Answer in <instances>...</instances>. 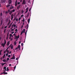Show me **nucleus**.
Instances as JSON below:
<instances>
[{
  "label": "nucleus",
  "instance_id": "nucleus-12",
  "mask_svg": "<svg viewBox=\"0 0 75 75\" xmlns=\"http://www.w3.org/2000/svg\"><path fill=\"white\" fill-rule=\"evenodd\" d=\"M28 27H29V25L28 24H27V28H26V32H27L28 30Z\"/></svg>",
  "mask_w": 75,
  "mask_h": 75
},
{
  "label": "nucleus",
  "instance_id": "nucleus-41",
  "mask_svg": "<svg viewBox=\"0 0 75 75\" xmlns=\"http://www.w3.org/2000/svg\"><path fill=\"white\" fill-rule=\"evenodd\" d=\"M9 59V57H8H8L7 58V61H8Z\"/></svg>",
  "mask_w": 75,
  "mask_h": 75
},
{
  "label": "nucleus",
  "instance_id": "nucleus-64",
  "mask_svg": "<svg viewBox=\"0 0 75 75\" xmlns=\"http://www.w3.org/2000/svg\"><path fill=\"white\" fill-rule=\"evenodd\" d=\"M18 58H16V60H18Z\"/></svg>",
  "mask_w": 75,
  "mask_h": 75
},
{
  "label": "nucleus",
  "instance_id": "nucleus-51",
  "mask_svg": "<svg viewBox=\"0 0 75 75\" xmlns=\"http://www.w3.org/2000/svg\"><path fill=\"white\" fill-rule=\"evenodd\" d=\"M18 18H17L16 19V21H18Z\"/></svg>",
  "mask_w": 75,
  "mask_h": 75
},
{
  "label": "nucleus",
  "instance_id": "nucleus-42",
  "mask_svg": "<svg viewBox=\"0 0 75 75\" xmlns=\"http://www.w3.org/2000/svg\"><path fill=\"white\" fill-rule=\"evenodd\" d=\"M7 52L8 53H9V50H7Z\"/></svg>",
  "mask_w": 75,
  "mask_h": 75
},
{
  "label": "nucleus",
  "instance_id": "nucleus-1",
  "mask_svg": "<svg viewBox=\"0 0 75 75\" xmlns=\"http://www.w3.org/2000/svg\"><path fill=\"white\" fill-rule=\"evenodd\" d=\"M17 49H19V50H21V46L20 45H18V47H16L15 50H16Z\"/></svg>",
  "mask_w": 75,
  "mask_h": 75
},
{
  "label": "nucleus",
  "instance_id": "nucleus-6",
  "mask_svg": "<svg viewBox=\"0 0 75 75\" xmlns=\"http://www.w3.org/2000/svg\"><path fill=\"white\" fill-rule=\"evenodd\" d=\"M26 2L25 1V0H23V1L22 4H26Z\"/></svg>",
  "mask_w": 75,
  "mask_h": 75
},
{
  "label": "nucleus",
  "instance_id": "nucleus-52",
  "mask_svg": "<svg viewBox=\"0 0 75 75\" xmlns=\"http://www.w3.org/2000/svg\"><path fill=\"white\" fill-rule=\"evenodd\" d=\"M13 36H16V35L15 34V33H14Z\"/></svg>",
  "mask_w": 75,
  "mask_h": 75
},
{
  "label": "nucleus",
  "instance_id": "nucleus-20",
  "mask_svg": "<svg viewBox=\"0 0 75 75\" xmlns=\"http://www.w3.org/2000/svg\"><path fill=\"white\" fill-rule=\"evenodd\" d=\"M14 45H16V41H15L14 42Z\"/></svg>",
  "mask_w": 75,
  "mask_h": 75
},
{
  "label": "nucleus",
  "instance_id": "nucleus-62",
  "mask_svg": "<svg viewBox=\"0 0 75 75\" xmlns=\"http://www.w3.org/2000/svg\"><path fill=\"white\" fill-rule=\"evenodd\" d=\"M11 31H12L13 32V31H14V29H13V28H12V29H11Z\"/></svg>",
  "mask_w": 75,
  "mask_h": 75
},
{
  "label": "nucleus",
  "instance_id": "nucleus-24",
  "mask_svg": "<svg viewBox=\"0 0 75 75\" xmlns=\"http://www.w3.org/2000/svg\"><path fill=\"white\" fill-rule=\"evenodd\" d=\"M7 71H8V70H9V67H7V70H6Z\"/></svg>",
  "mask_w": 75,
  "mask_h": 75
},
{
  "label": "nucleus",
  "instance_id": "nucleus-11",
  "mask_svg": "<svg viewBox=\"0 0 75 75\" xmlns=\"http://www.w3.org/2000/svg\"><path fill=\"white\" fill-rule=\"evenodd\" d=\"M21 7V5H20V4L18 6V7H17V9H19V8L20 7Z\"/></svg>",
  "mask_w": 75,
  "mask_h": 75
},
{
  "label": "nucleus",
  "instance_id": "nucleus-55",
  "mask_svg": "<svg viewBox=\"0 0 75 75\" xmlns=\"http://www.w3.org/2000/svg\"><path fill=\"white\" fill-rule=\"evenodd\" d=\"M16 66H15L14 67V70H15V69H16Z\"/></svg>",
  "mask_w": 75,
  "mask_h": 75
},
{
  "label": "nucleus",
  "instance_id": "nucleus-49",
  "mask_svg": "<svg viewBox=\"0 0 75 75\" xmlns=\"http://www.w3.org/2000/svg\"><path fill=\"white\" fill-rule=\"evenodd\" d=\"M6 57V54H4V57Z\"/></svg>",
  "mask_w": 75,
  "mask_h": 75
},
{
  "label": "nucleus",
  "instance_id": "nucleus-23",
  "mask_svg": "<svg viewBox=\"0 0 75 75\" xmlns=\"http://www.w3.org/2000/svg\"><path fill=\"white\" fill-rule=\"evenodd\" d=\"M29 13H28L27 16V17H29Z\"/></svg>",
  "mask_w": 75,
  "mask_h": 75
},
{
  "label": "nucleus",
  "instance_id": "nucleus-43",
  "mask_svg": "<svg viewBox=\"0 0 75 75\" xmlns=\"http://www.w3.org/2000/svg\"><path fill=\"white\" fill-rule=\"evenodd\" d=\"M21 18V17H20L19 18L18 20H19V21H20Z\"/></svg>",
  "mask_w": 75,
  "mask_h": 75
},
{
  "label": "nucleus",
  "instance_id": "nucleus-32",
  "mask_svg": "<svg viewBox=\"0 0 75 75\" xmlns=\"http://www.w3.org/2000/svg\"><path fill=\"white\" fill-rule=\"evenodd\" d=\"M6 41H5V42H4V47L5 46V45H6Z\"/></svg>",
  "mask_w": 75,
  "mask_h": 75
},
{
  "label": "nucleus",
  "instance_id": "nucleus-4",
  "mask_svg": "<svg viewBox=\"0 0 75 75\" xmlns=\"http://www.w3.org/2000/svg\"><path fill=\"white\" fill-rule=\"evenodd\" d=\"M13 16H14V15L13 14H12V15H11V20H13Z\"/></svg>",
  "mask_w": 75,
  "mask_h": 75
},
{
  "label": "nucleus",
  "instance_id": "nucleus-56",
  "mask_svg": "<svg viewBox=\"0 0 75 75\" xmlns=\"http://www.w3.org/2000/svg\"><path fill=\"white\" fill-rule=\"evenodd\" d=\"M8 34H7V35L6 40H8Z\"/></svg>",
  "mask_w": 75,
  "mask_h": 75
},
{
  "label": "nucleus",
  "instance_id": "nucleus-5",
  "mask_svg": "<svg viewBox=\"0 0 75 75\" xmlns=\"http://www.w3.org/2000/svg\"><path fill=\"white\" fill-rule=\"evenodd\" d=\"M12 2V1L11 0H9L8 1V2L9 4V5H10V4H11V3Z\"/></svg>",
  "mask_w": 75,
  "mask_h": 75
},
{
  "label": "nucleus",
  "instance_id": "nucleus-29",
  "mask_svg": "<svg viewBox=\"0 0 75 75\" xmlns=\"http://www.w3.org/2000/svg\"><path fill=\"white\" fill-rule=\"evenodd\" d=\"M6 29L5 28V29H4V33H6Z\"/></svg>",
  "mask_w": 75,
  "mask_h": 75
},
{
  "label": "nucleus",
  "instance_id": "nucleus-47",
  "mask_svg": "<svg viewBox=\"0 0 75 75\" xmlns=\"http://www.w3.org/2000/svg\"><path fill=\"white\" fill-rule=\"evenodd\" d=\"M27 33V30H26V31L25 32V35H26H26Z\"/></svg>",
  "mask_w": 75,
  "mask_h": 75
},
{
  "label": "nucleus",
  "instance_id": "nucleus-9",
  "mask_svg": "<svg viewBox=\"0 0 75 75\" xmlns=\"http://www.w3.org/2000/svg\"><path fill=\"white\" fill-rule=\"evenodd\" d=\"M15 55L14 54H13V57H12V58H11V59H15Z\"/></svg>",
  "mask_w": 75,
  "mask_h": 75
},
{
  "label": "nucleus",
  "instance_id": "nucleus-7",
  "mask_svg": "<svg viewBox=\"0 0 75 75\" xmlns=\"http://www.w3.org/2000/svg\"><path fill=\"white\" fill-rule=\"evenodd\" d=\"M3 69H4L5 70V73H6V67H4Z\"/></svg>",
  "mask_w": 75,
  "mask_h": 75
},
{
  "label": "nucleus",
  "instance_id": "nucleus-58",
  "mask_svg": "<svg viewBox=\"0 0 75 75\" xmlns=\"http://www.w3.org/2000/svg\"><path fill=\"white\" fill-rule=\"evenodd\" d=\"M7 26H5L4 28H5V29H6V28H7Z\"/></svg>",
  "mask_w": 75,
  "mask_h": 75
},
{
  "label": "nucleus",
  "instance_id": "nucleus-25",
  "mask_svg": "<svg viewBox=\"0 0 75 75\" xmlns=\"http://www.w3.org/2000/svg\"><path fill=\"white\" fill-rule=\"evenodd\" d=\"M13 6H12V7H10V9H13Z\"/></svg>",
  "mask_w": 75,
  "mask_h": 75
},
{
  "label": "nucleus",
  "instance_id": "nucleus-54",
  "mask_svg": "<svg viewBox=\"0 0 75 75\" xmlns=\"http://www.w3.org/2000/svg\"><path fill=\"white\" fill-rule=\"evenodd\" d=\"M16 24H15L13 26L15 28V27H16Z\"/></svg>",
  "mask_w": 75,
  "mask_h": 75
},
{
  "label": "nucleus",
  "instance_id": "nucleus-40",
  "mask_svg": "<svg viewBox=\"0 0 75 75\" xmlns=\"http://www.w3.org/2000/svg\"><path fill=\"white\" fill-rule=\"evenodd\" d=\"M24 12V11L23 10H22L21 11V13H22V14H23V13Z\"/></svg>",
  "mask_w": 75,
  "mask_h": 75
},
{
  "label": "nucleus",
  "instance_id": "nucleus-10",
  "mask_svg": "<svg viewBox=\"0 0 75 75\" xmlns=\"http://www.w3.org/2000/svg\"><path fill=\"white\" fill-rule=\"evenodd\" d=\"M6 0H1V3H6Z\"/></svg>",
  "mask_w": 75,
  "mask_h": 75
},
{
  "label": "nucleus",
  "instance_id": "nucleus-50",
  "mask_svg": "<svg viewBox=\"0 0 75 75\" xmlns=\"http://www.w3.org/2000/svg\"><path fill=\"white\" fill-rule=\"evenodd\" d=\"M8 57H10L11 55H10V54H9V55H8Z\"/></svg>",
  "mask_w": 75,
  "mask_h": 75
},
{
  "label": "nucleus",
  "instance_id": "nucleus-60",
  "mask_svg": "<svg viewBox=\"0 0 75 75\" xmlns=\"http://www.w3.org/2000/svg\"><path fill=\"white\" fill-rule=\"evenodd\" d=\"M11 51H10V52H9V53L10 55L11 54Z\"/></svg>",
  "mask_w": 75,
  "mask_h": 75
},
{
  "label": "nucleus",
  "instance_id": "nucleus-18",
  "mask_svg": "<svg viewBox=\"0 0 75 75\" xmlns=\"http://www.w3.org/2000/svg\"><path fill=\"white\" fill-rule=\"evenodd\" d=\"M12 10H11V11H10V13H9V14H10V15H11V14H12Z\"/></svg>",
  "mask_w": 75,
  "mask_h": 75
},
{
  "label": "nucleus",
  "instance_id": "nucleus-8",
  "mask_svg": "<svg viewBox=\"0 0 75 75\" xmlns=\"http://www.w3.org/2000/svg\"><path fill=\"white\" fill-rule=\"evenodd\" d=\"M19 35H18V36H16V41H17L18 40V38H19Z\"/></svg>",
  "mask_w": 75,
  "mask_h": 75
},
{
  "label": "nucleus",
  "instance_id": "nucleus-57",
  "mask_svg": "<svg viewBox=\"0 0 75 75\" xmlns=\"http://www.w3.org/2000/svg\"><path fill=\"white\" fill-rule=\"evenodd\" d=\"M14 33V32H13V31L11 33L12 34H13V33Z\"/></svg>",
  "mask_w": 75,
  "mask_h": 75
},
{
  "label": "nucleus",
  "instance_id": "nucleus-63",
  "mask_svg": "<svg viewBox=\"0 0 75 75\" xmlns=\"http://www.w3.org/2000/svg\"><path fill=\"white\" fill-rule=\"evenodd\" d=\"M19 44H21V41H19Z\"/></svg>",
  "mask_w": 75,
  "mask_h": 75
},
{
  "label": "nucleus",
  "instance_id": "nucleus-21",
  "mask_svg": "<svg viewBox=\"0 0 75 75\" xmlns=\"http://www.w3.org/2000/svg\"><path fill=\"white\" fill-rule=\"evenodd\" d=\"M30 20V19H28V23H29Z\"/></svg>",
  "mask_w": 75,
  "mask_h": 75
},
{
  "label": "nucleus",
  "instance_id": "nucleus-27",
  "mask_svg": "<svg viewBox=\"0 0 75 75\" xmlns=\"http://www.w3.org/2000/svg\"><path fill=\"white\" fill-rule=\"evenodd\" d=\"M9 33H7V38H8V37L9 36Z\"/></svg>",
  "mask_w": 75,
  "mask_h": 75
},
{
  "label": "nucleus",
  "instance_id": "nucleus-53",
  "mask_svg": "<svg viewBox=\"0 0 75 75\" xmlns=\"http://www.w3.org/2000/svg\"><path fill=\"white\" fill-rule=\"evenodd\" d=\"M20 2H18V5H19V4H20Z\"/></svg>",
  "mask_w": 75,
  "mask_h": 75
},
{
  "label": "nucleus",
  "instance_id": "nucleus-17",
  "mask_svg": "<svg viewBox=\"0 0 75 75\" xmlns=\"http://www.w3.org/2000/svg\"><path fill=\"white\" fill-rule=\"evenodd\" d=\"M12 24V23H11V24H10V25H9V26L8 27V28H10V27H11V26Z\"/></svg>",
  "mask_w": 75,
  "mask_h": 75
},
{
  "label": "nucleus",
  "instance_id": "nucleus-3",
  "mask_svg": "<svg viewBox=\"0 0 75 75\" xmlns=\"http://www.w3.org/2000/svg\"><path fill=\"white\" fill-rule=\"evenodd\" d=\"M26 11L25 12V13H27V12H28V7H27V8L26 9Z\"/></svg>",
  "mask_w": 75,
  "mask_h": 75
},
{
  "label": "nucleus",
  "instance_id": "nucleus-34",
  "mask_svg": "<svg viewBox=\"0 0 75 75\" xmlns=\"http://www.w3.org/2000/svg\"><path fill=\"white\" fill-rule=\"evenodd\" d=\"M3 16V14L2 12H1V14H0V16Z\"/></svg>",
  "mask_w": 75,
  "mask_h": 75
},
{
  "label": "nucleus",
  "instance_id": "nucleus-16",
  "mask_svg": "<svg viewBox=\"0 0 75 75\" xmlns=\"http://www.w3.org/2000/svg\"><path fill=\"white\" fill-rule=\"evenodd\" d=\"M10 45V41H8L7 43V45Z\"/></svg>",
  "mask_w": 75,
  "mask_h": 75
},
{
  "label": "nucleus",
  "instance_id": "nucleus-61",
  "mask_svg": "<svg viewBox=\"0 0 75 75\" xmlns=\"http://www.w3.org/2000/svg\"><path fill=\"white\" fill-rule=\"evenodd\" d=\"M6 13V14H7L8 13V11H5Z\"/></svg>",
  "mask_w": 75,
  "mask_h": 75
},
{
  "label": "nucleus",
  "instance_id": "nucleus-33",
  "mask_svg": "<svg viewBox=\"0 0 75 75\" xmlns=\"http://www.w3.org/2000/svg\"><path fill=\"white\" fill-rule=\"evenodd\" d=\"M2 23H3L2 21H1L0 25H2Z\"/></svg>",
  "mask_w": 75,
  "mask_h": 75
},
{
  "label": "nucleus",
  "instance_id": "nucleus-30",
  "mask_svg": "<svg viewBox=\"0 0 75 75\" xmlns=\"http://www.w3.org/2000/svg\"><path fill=\"white\" fill-rule=\"evenodd\" d=\"M6 63H1V65H2V66H4V65H5V64H6Z\"/></svg>",
  "mask_w": 75,
  "mask_h": 75
},
{
  "label": "nucleus",
  "instance_id": "nucleus-36",
  "mask_svg": "<svg viewBox=\"0 0 75 75\" xmlns=\"http://www.w3.org/2000/svg\"><path fill=\"white\" fill-rule=\"evenodd\" d=\"M9 36H10L11 38V36H12V34H11V33H10V34Z\"/></svg>",
  "mask_w": 75,
  "mask_h": 75
},
{
  "label": "nucleus",
  "instance_id": "nucleus-2",
  "mask_svg": "<svg viewBox=\"0 0 75 75\" xmlns=\"http://www.w3.org/2000/svg\"><path fill=\"white\" fill-rule=\"evenodd\" d=\"M3 71V72H2V73H1V74H7L8 73L7 72H6V73H5V69H4Z\"/></svg>",
  "mask_w": 75,
  "mask_h": 75
},
{
  "label": "nucleus",
  "instance_id": "nucleus-31",
  "mask_svg": "<svg viewBox=\"0 0 75 75\" xmlns=\"http://www.w3.org/2000/svg\"><path fill=\"white\" fill-rule=\"evenodd\" d=\"M23 31H22V32H21V35H22V34H23Z\"/></svg>",
  "mask_w": 75,
  "mask_h": 75
},
{
  "label": "nucleus",
  "instance_id": "nucleus-26",
  "mask_svg": "<svg viewBox=\"0 0 75 75\" xmlns=\"http://www.w3.org/2000/svg\"><path fill=\"white\" fill-rule=\"evenodd\" d=\"M25 28H24L23 29V33H25Z\"/></svg>",
  "mask_w": 75,
  "mask_h": 75
},
{
  "label": "nucleus",
  "instance_id": "nucleus-59",
  "mask_svg": "<svg viewBox=\"0 0 75 75\" xmlns=\"http://www.w3.org/2000/svg\"><path fill=\"white\" fill-rule=\"evenodd\" d=\"M23 16H24V15H21V17H23Z\"/></svg>",
  "mask_w": 75,
  "mask_h": 75
},
{
  "label": "nucleus",
  "instance_id": "nucleus-38",
  "mask_svg": "<svg viewBox=\"0 0 75 75\" xmlns=\"http://www.w3.org/2000/svg\"><path fill=\"white\" fill-rule=\"evenodd\" d=\"M8 13H9L10 14V11H11L10 10H9V9L8 10Z\"/></svg>",
  "mask_w": 75,
  "mask_h": 75
},
{
  "label": "nucleus",
  "instance_id": "nucleus-15",
  "mask_svg": "<svg viewBox=\"0 0 75 75\" xmlns=\"http://www.w3.org/2000/svg\"><path fill=\"white\" fill-rule=\"evenodd\" d=\"M11 50H13V45H12L11 44Z\"/></svg>",
  "mask_w": 75,
  "mask_h": 75
},
{
  "label": "nucleus",
  "instance_id": "nucleus-22",
  "mask_svg": "<svg viewBox=\"0 0 75 75\" xmlns=\"http://www.w3.org/2000/svg\"><path fill=\"white\" fill-rule=\"evenodd\" d=\"M10 6V5L9 4H8V5H7L6 6V7H8V6Z\"/></svg>",
  "mask_w": 75,
  "mask_h": 75
},
{
  "label": "nucleus",
  "instance_id": "nucleus-19",
  "mask_svg": "<svg viewBox=\"0 0 75 75\" xmlns=\"http://www.w3.org/2000/svg\"><path fill=\"white\" fill-rule=\"evenodd\" d=\"M1 46H3V47H4V43H2L1 44Z\"/></svg>",
  "mask_w": 75,
  "mask_h": 75
},
{
  "label": "nucleus",
  "instance_id": "nucleus-28",
  "mask_svg": "<svg viewBox=\"0 0 75 75\" xmlns=\"http://www.w3.org/2000/svg\"><path fill=\"white\" fill-rule=\"evenodd\" d=\"M15 9H13V10H12V11L13 12H14V11H15Z\"/></svg>",
  "mask_w": 75,
  "mask_h": 75
},
{
  "label": "nucleus",
  "instance_id": "nucleus-37",
  "mask_svg": "<svg viewBox=\"0 0 75 75\" xmlns=\"http://www.w3.org/2000/svg\"><path fill=\"white\" fill-rule=\"evenodd\" d=\"M22 21H23V22L24 23V21H25V19H23L22 20Z\"/></svg>",
  "mask_w": 75,
  "mask_h": 75
},
{
  "label": "nucleus",
  "instance_id": "nucleus-35",
  "mask_svg": "<svg viewBox=\"0 0 75 75\" xmlns=\"http://www.w3.org/2000/svg\"><path fill=\"white\" fill-rule=\"evenodd\" d=\"M15 31H16V33H17V32L18 31L17 28H16V29H15Z\"/></svg>",
  "mask_w": 75,
  "mask_h": 75
},
{
  "label": "nucleus",
  "instance_id": "nucleus-14",
  "mask_svg": "<svg viewBox=\"0 0 75 75\" xmlns=\"http://www.w3.org/2000/svg\"><path fill=\"white\" fill-rule=\"evenodd\" d=\"M3 61L4 62V63H6V59H4V60H3Z\"/></svg>",
  "mask_w": 75,
  "mask_h": 75
},
{
  "label": "nucleus",
  "instance_id": "nucleus-48",
  "mask_svg": "<svg viewBox=\"0 0 75 75\" xmlns=\"http://www.w3.org/2000/svg\"><path fill=\"white\" fill-rule=\"evenodd\" d=\"M23 43H21V45L22 46H23Z\"/></svg>",
  "mask_w": 75,
  "mask_h": 75
},
{
  "label": "nucleus",
  "instance_id": "nucleus-13",
  "mask_svg": "<svg viewBox=\"0 0 75 75\" xmlns=\"http://www.w3.org/2000/svg\"><path fill=\"white\" fill-rule=\"evenodd\" d=\"M17 3H18V1H17L16 0L15 2V6H17Z\"/></svg>",
  "mask_w": 75,
  "mask_h": 75
},
{
  "label": "nucleus",
  "instance_id": "nucleus-44",
  "mask_svg": "<svg viewBox=\"0 0 75 75\" xmlns=\"http://www.w3.org/2000/svg\"><path fill=\"white\" fill-rule=\"evenodd\" d=\"M28 3H31V1H30V0H29L28 1Z\"/></svg>",
  "mask_w": 75,
  "mask_h": 75
},
{
  "label": "nucleus",
  "instance_id": "nucleus-45",
  "mask_svg": "<svg viewBox=\"0 0 75 75\" xmlns=\"http://www.w3.org/2000/svg\"><path fill=\"white\" fill-rule=\"evenodd\" d=\"M8 52H7L6 54V56H8Z\"/></svg>",
  "mask_w": 75,
  "mask_h": 75
},
{
  "label": "nucleus",
  "instance_id": "nucleus-46",
  "mask_svg": "<svg viewBox=\"0 0 75 75\" xmlns=\"http://www.w3.org/2000/svg\"><path fill=\"white\" fill-rule=\"evenodd\" d=\"M6 50L4 51V54H5V56H6Z\"/></svg>",
  "mask_w": 75,
  "mask_h": 75
},
{
  "label": "nucleus",
  "instance_id": "nucleus-39",
  "mask_svg": "<svg viewBox=\"0 0 75 75\" xmlns=\"http://www.w3.org/2000/svg\"><path fill=\"white\" fill-rule=\"evenodd\" d=\"M8 47H7V49H6V52H7V51L8 50Z\"/></svg>",
  "mask_w": 75,
  "mask_h": 75
}]
</instances>
